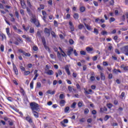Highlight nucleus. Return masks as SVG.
Wrapping results in <instances>:
<instances>
[{
	"instance_id": "nucleus-1",
	"label": "nucleus",
	"mask_w": 128,
	"mask_h": 128,
	"mask_svg": "<svg viewBox=\"0 0 128 128\" xmlns=\"http://www.w3.org/2000/svg\"><path fill=\"white\" fill-rule=\"evenodd\" d=\"M30 106L32 112L38 110L40 108V106H38V104L35 102H31L30 104Z\"/></svg>"
},
{
	"instance_id": "nucleus-2",
	"label": "nucleus",
	"mask_w": 128,
	"mask_h": 128,
	"mask_svg": "<svg viewBox=\"0 0 128 128\" xmlns=\"http://www.w3.org/2000/svg\"><path fill=\"white\" fill-rule=\"evenodd\" d=\"M30 22H32V24H34L36 26H40V22H38V20L36 19V18L34 15L32 16V18H31Z\"/></svg>"
},
{
	"instance_id": "nucleus-3",
	"label": "nucleus",
	"mask_w": 128,
	"mask_h": 128,
	"mask_svg": "<svg viewBox=\"0 0 128 128\" xmlns=\"http://www.w3.org/2000/svg\"><path fill=\"white\" fill-rule=\"evenodd\" d=\"M44 33L45 34L48 36H50V30L48 28H45L44 30Z\"/></svg>"
},
{
	"instance_id": "nucleus-4",
	"label": "nucleus",
	"mask_w": 128,
	"mask_h": 128,
	"mask_svg": "<svg viewBox=\"0 0 128 128\" xmlns=\"http://www.w3.org/2000/svg\"><path fill=\"white\" fill-rule=\"evenodd\" d=\"M122 49L124 50L126 56H128V46H124Z\"/></svg>"
},
{
	"instance_id": "nucleus-5",
	"label": "nucleus",
	"mask_w": 128,
	"mask_h": 128,
	"mask_svg": "<svg viewBox=\"0 0 128 128\" xmlns=\"http://www.w3.org/2000/svg\"><path fill=\"white\" fill-rule=\"evenodd\" d=\"M13 66V70L14 71V72L16 74H18V68H16V64H12Z\"/></svg>"
},
{
	"instance_id": "nucleus-6",
	"label": "nucleus",
	"mask_w": 128,
	"mask_h": 128,
	"mask_svg": "<svg viewBox=\"0 0 128 128\" xmlns=\"http://www.w3.org/2000/svg\"><path fill=\"white\" fill-rule=\"evenodd\" d=\"M69 25L70 26V30H71L72 32H74V24H72V22H69Z\"/></svg>"
},
{
	"instance_id": "nucleus-7",
	"label": "nucleus",
	"mask_w": 128,
	"mask_h": 128,
	"mask_svg": "<svg viewBox=\"0 0 128 128\" xmlns=\"http://www.w3.org/2000/svg\"><path fill=\"white\" fill-rule=\"evenodd\" d=\"M65 70L68 74V76L70 75V69L68 68V66L66 65L65 66Z\"/></svg>"
},
{
	"instance_id": "nucleus-8",
	"label": "nucleus",
	"mask_w": 128,
	"mask_h": 128,
	"mask_svg": "<svg viewBox=\"0 0 128 128\" xmlns=\"http://www.w3.org/2000/svg\"><path fill=\"white\" fill-rule=\"evenodd\" d=\"M24 102L25 104H28V96H24Z\"/></svg>"
},
{
	"instance_id": "nucleus-9",
	"label": "nucleus",
	"mask_w": 128,
	"mask_h": 128,
	"mask_svg": "<svg viewBox=\"0 0 128 128\" xmlns=\"http://www.w3.org/2000/svg\"><path fill=\"white\" fill-rule=\"evenodd\" d=\"M74 52V49L72 48L68 49V51L67 52L68 56H70L72 54V52Z\"/></svg>"
},
{
	"instance_id": "nucleus-10",
	"label": "nucleus",
	"mask_w": 128,
	"mask_h": 128,
	"mask_svg": "<svg viewBox=\"0 0 128 128\" xmlns=\"http://www.w3.org/2000/svg\"><path fill=\"white\" fill-rule=\"evenodd\" d=\"M62 70H58V72L56 73V78H58V75L62 76Z\"/></svg>"
},
{
	"instance_id": "nucleus-11",
	"label": "nucleus",
	"mask_w": 128,
	"mask_h": 128,
	"mask_svg": "<svg viewBox=\"0 0 128 128\" xmlns=\"http://www.w3.org/2000/svg\"><path fill=\"white\" fill-rule=\"evenodd\" d=\"M20 92L22 94V96H26V92H24V90L22 87H20Z\"/></svg>"
},
{
	"instance_id": "nucleus-12",
	"label": "nucleus",
	"mask_w": 128,
	"mask_h": 128,
	"mask_svg": "<svg viewBox=\"0 0 128 128\" xmlns=\"http://www.w3.org/2000/svg\"><path fill=\"white\" fill-rule=\"evenodd\" d=\"M32 113L33 114L34 116L36 118H38V113L36 111H32Z\"/></svg>"
},
{
	"instance_id": "nucleus-13",
	"label": "nucleus",
	"mask_w": 128,
	"mask_h": 128,
	"mask_svg": "<svg viewBox=\"0 0 128 128\" xmlns=\"http://www.w3.org/2000/svg\"><path fill=\"white\" fill-rule=\"evenodd\" d=\"M92 76L90 77V80L91 82H94L96 78H94V74H91Z\"/></svg>"
},
{
	"instance_id": "nucleus-14",
	"label": "nucleus",
	"mask_w": 128,
	"mask_h": 128,
	"mask_svg": "<svg viewBox=\"0 0 128 128\" xmlns=\"http://www.w3.org/2000/svg\"><path fill=\"white\" fill-rule=\"evenodd\" d=\"M68 90L70 92H76V89L70 86H68Z\"/></svg>"
},
{
	"instance_id": "nucleus-15",
	"label": "nucleus",
	"mask_w": 128,
	"mask_h": 128,
	"mask_svg": "<svg viewBox=\"0 0 128 128\" xmlns=\"http://www.w3.org/2000/svg\"><path fill=\"white\" fill-rule=\"evenodd\" d=\"M80 12H86V7L82 6L80 8Z\"/></svg>"
},
{
	"instance_id": "nucleus-16",
	"label": "nucleus",
	"mask_w": 128,
	"mask_h": 128,
	"mask_svg": "<svg viewBox=\"0 0 128 128\" xmlns=\"http://www.w3.org/2000/svg\"><path fill=\"white\" fill-rule=\"evenodd\" d=\"M55 93H56L55 90L52 91V90H48L46 92V94H54Z\"/></svg>"
},
{
	"instance_id": "nucleus-17",
	"label": "nucleus",
	"mask_w": 128,
	"mask_h": 128,
	"mask_svg": "<svg viewBox=\"0 0 128 128\" xmlns=\"http://www.w3.org/2000/svg\"><path fill=\"white\" fill-rule=\"evenodd\" d=\"M26 120L28 121V122H30V124L32 122V118L30 116H28L26 117Z\"/></svg>"
},
{
	"instance_id": "nucleus-18",
	"label": "nucleus",
	"mask_w": 128,
	"mask_h": 128,
	"mask_svg": "<svg viewBox=\"0 0 128 128\" xmlns=\"http://www.w3.org/2000/svg\"><path fill=\"white\" fill-rule=\"evenodd\" d=\"M84 26L86 28H87V30H92V26H90L86 24H84Z\"/></svg>"
},
{
	"instance_id": "nucleus-19",
	"label": "nucleus",
	"mask_w": 128,
	"mask_h": 128,
	"mask_svg": "<svg viewBox=\"0 0 128 128\" xmlns=\"http://www.w3.org/2000/svg\"><path fill=\"white\" fill-rule=\"evenodd\" d=\"M46 74H48V76H52V74H54V71H52V70H48L46 72Z\"/></svg>"
},
{
	"instance_id": "nucleus-20",
	"label": "nucleus",
	"mask_w": 128,
	"mask_h": 128,
	"mask_svg": "<svg viewBox=\"0 0 128 128\" xmlns=\"http://www.w3.org/2000/svg\"><path fill=\"white\" fill-rule=\"evenodd\" d=\"M27 6L30 8H32V3H30V0H27Z\"/></svg>"
},
{
	"instance_id": "nucleus-21",
	"label": "nucleus",
	"mask_w": 128,
	"mask_h": 128,
	"mask_svg": "<svg viewBox=\"0 0 128 128\" xmlns=\"http://www.w3.org/2000/svg\"><path fill=\"white\" fill-rule=\"evenodd\" d=\"M41 39L43 46L46 44V38H44V37H42Z\"/></svg>"
},
{
	"instance_id": "nucleus-22",
	"label": "nucleus",
	"mask_w": 128,
	"mask_h": 128,
	"mask_svg": "<svg viewBox=\"0 0 128 128\" xmlns=\"http://www.w3.org/2000/svg\"><path fill=\"white\" fill-rule=\"evenodd\" d=\"M78 18H79L78 14V13L74 14V20H78Z\"/></svg>"
},
{
	"instance_id": "nucleus-23",
	"label": "nucleus",
	"mask_w": 128,
	"mask_h": 128,
	"mask_svg": "<svg viewBox=\"0 0 128 128\" xmlns=\"http://www.w3.org/2000/svg\"><path fill=\"white\" fill-rule=\"evenodd\" d=\"M84 106V102L82 101L78 102V106L79 108H82Z\"/></svg>"
},
{
	"instance_id": "nucleus-24",
	"label": "nucleus",
	"mask_w": 128,
	"mask_h": 128,
	"mask_svg": "<svg viewBox=\"0 0 128 128\" xmlns=\"http://www.w3.org/2000/svg\"><path fill=\"white\" fill-rule=\"evenodd\" d=\"M100 76L101 80H106V76H104V73H101Z\"/></svg>"
},
{
	"instance_id": "nucleus-25",
	"label": "nucleus",
	"mask_w": 128,
	"mask_h": 128,
	"mask_svg": "<svg viewBox=\"0 0 128 128\" xmlns=\"http://www.w3.org/2000/svg\"><path fill=\"white\" fill-rule=\"evenodd\" d=\"M76 102H74L71 105L72 108H76Z\"/></svg>"
},
{
	"instance_id": "nucleus-26",
	"label": "nucleus",
	"mask_w": 128,
	"mask_h": 128,
	"mask_svg": "<svg viewBox=\"0 0 128 128\" xmlns=\"http://www.w3.org/2000/svg\"><path fill=\"white\" fill-rule=\"evenodd\" d=\"M86 50L88 52H92L94 50V49L90 47H87L86 48Z\"/></svg>"
},
{
	"instance_id": "nucleus-27",
	"label": "nucleus",
	"mask_w": 128,
	"mask_h": 128,
	"mask_svg": "<svg viewBox=\"0 0 128 128\" xmlns=\"http://www.w3.org/2000/svg\"><path fill=\"white\" fill-rule=\"evenodd\" d=\"M0 36L2 38V40H4L6 38V35L2 33L0 34Z\"/></svg>"
},
{
	"instance_id": "nucleus-28",
	"label": "nucleus",
	"mask_w": 128,
	"mask_h": 128,
	"mask_svg": "<svg viewBox=\"0 0 128 128\" xmlns=\"http://www.w3.org/2000/svg\"><path fill=\"white\" fill-rule=\"evenodd\" d=\"M88 112H90V110H88V108H85L84 110V114H88Z\"/></svg>"
},
{
	"instance_id": "nucleus-29",
	"label": "nucleus",
	"mask_w": 128,
	"mask_h": 128,
	"mask_svg": "<svg viewBox=\"0 0 128 128\" xmlns=\"http://www.w3.org/2000/svg\"><path fill=\"white\" fill-rule=\"evenodd\" d=\"M44 4H40V7L38 8V10H44Z\"/></svg>"
},
{
	"instance_id": "nucleus-30",
	"label": "nucleus",
	"mask_w": 128,
	"mask_h": 128,
	"mask_svg": "<svg viewBox=\"0 0 128 128\" xmlns=\"http://www.w3.org/2000/svg\"><path fill=\"white\" fill-rule=\"evenodd\" d=\"M94 34H98V30L96 28H94Z\"/></svg>"
},
{
	"instance_id": "nucleus-31",
	"label": "nucleus",
	"mask_w": 128,
	"mask_h": 128,
	"mask_svg": "<svg viewBox=\"0 0 128 128\" xmlns=\"http://www.w3.org/2000/svg\"><path fill=\"white\" fill-rule=\"evenodd\" d=\"M6 32L8 36H10V28H6Z\"/></svg>"
},
{
	"instance_id": "nucleus-32",
	"label": "nucleus",
	"mask_w": 128,
	"mask_h": 128,
	"mask_svg": "<svg viewBox=\"0 0 128 128\" xmlns=\"http://www.w3.org/2000/svg\"><path fill=\"white\" fill-rule=\"evenodd\" d=\"M30 74V71H24V76H28Z\"/></svg>"
},
{
	"instance_id": "nucleus-33",
	"label": "nucleus",
	"mask_w": 128,
	"mask_h": 128,
	"mask_svg": "<svg viewBox=\"0 0 128 128\" xmlns=\"http://www.w3.org/2000/svg\"><path fill=\"white\" fill-rule=\"evenodd\" d=\"M26 40H27V42H32V38H31L27 36V38H26Z\"/></svg>"
},
{
	"instance_id": "nucleus-34",
	"label": "nucleus",
	"mask_w": 128,
	"mask_h": 128,
	"mask_svg": "<svg viewBox=\"0 0 128 128\" xmlns=\"http://www.w3.org/2000/svg\"><path fill=\"white\" fill-rule=\"evenodd\" d=\"M30 88L31 90H32L34 88V81L31 82L30 83Z\"/></svg>"
},
{
	"instance_id": "nucleus-35",
	"label": "nucleus",
	"mask_w": 128,
	"mask_h": 128,
	"mask_svg": "<svg viewBox=\"0 0 128 128\" xmlns=\"http://www.w3.org/2000/svg\"><path fill=\"white\" fill-rule=\"evenodd\" d=\"M101 34H102V36H104L106 34H108V32L106 30H102L101 32Z\"/></svg>"
},
{
	"instance_id": "nucleus-36",
	"label": "nucleus",
	"mask_w": 128,
	"mask_h": 128,
	"mask_svg": "<svg viewBox=\"0 0 128 128\" xmlns=\"http://www.w3.org/2000/svg\"><path fill=\"white\" fill-rule=\"evenodd\" d=\"M30 34H34V29L33 28H31L30 29Z\"/></svg>"
},
{
	"instance_id": "nucleus-37",
	"label": "nucleus",
	"mask_w": 128,
	"mask_h": 128,
	"mask_svg": "<svg viewBox=\"0 0 128 128\" xmlns=\"http://www.w3.org/2000/svg\"><path fill=\"white\" fill-rule=\"evenodd\" d=\"M109 118H110V116H108V115H106L104 118V120L105 122H106V120H108Z\"/></svg>"
},
{
	"instance_id": "nucleus-38",
	"label": "nucleus",
	"mask_w": 128,
	"mask_h": 128,
	"mask_svg": "<svg viewBox=\"0 0 128 128\" xmlns=\"http://www.w3.org/2000/svg\"><path fill=\"white\" fill-rule=\"evenodd\" d=\"M92 60H94V62H96V60H98V55H96V56H93L92 58Z\"/></svg>"
},
{
	"instance_id": "nucleus-39",
	"label": "nucleus",
	"mask_w": 128,
	"mask_h": 128,
	"mask_svg": "<svg viewBox=\"0 0 128 128\" xmlns=\"http://www.w3.org/2000/svg\"><path fill=\"white\" fill-rule=\"evenodd\" d=\"M15 14L17 18H20V14H18V11L15 12Z\"/></svg>"
},
{
	"instance_id": "nucleus-40",
	"label": "nucleus",
	"mask_w": 128,
	"mask_h": 128,
	"mask_svg": "<svg viewBox=\"0 0 128 128\" xmlns=\"http://www.w3.org/2000/svg\"><path fill=\"white\" fill-rule=\"evenodd\" d=\"M97 68H98V70H104V68L100 66V64L97 65Z\"/></svg>"
},
{
	"instance_id": "nucleus-41",
	"label": "nucleus",
	"mask_w": 128,
	"mask_h": 128,
	"mask_svg": "<svg viewBox=\"0 0 128 128\" xmlns=\"http://www.w3.org/2000/svg\"><path fill=\"white\" fill-rule=\"evenodd\" d=\"M80 54H82V56H86V52L84 50L80 51Z\"/></svg>"
},
{
	"instance_id": "nucleus-42",
	"label": "nucleus",
	"mask_w": 128,
	"mask_h": 128,
	"mask_svg": "<svg viewBox=\"0 0 128 128\" xmlns=\"http://www.w3.org/2000/svg\"><path fill=\"white\" fill-rule=\"evenodd\" d=\"M44 48H46V50H48V52H50V48H48V46H46V44L45 45H44Z\"/></svg>"
},
{
	"instance_id": "nucleus-43",
	"label": "nucleus",
	"mask_w": 128,
	"mask_h": 128,
	"mask_svg": "<svg viewBox=\"0 0 128 128\" xmlns=\"http://www.w3.org/2000/svg\"><path fill=\"white\" fill-rule=\"evenodd\" d=\"M57 56H58V58H62V54H60V53L59 52H57Z\"/></svg>"
},
{
	"instance_id": "nucleus-44",
	"label": "nucleus",
	"mask_w": 128,
	"mask_h": 128,
	"mask_svg": "<svg viewBox=\"0 0 128 128\" xmlns=\"http://www.w3.org/2000/svg\"><path fill=\"white\" fill-rule=\"evenodd\" d=\"M66 102V101L64 100H62L60 101V104L61 106H62L64 104V103Z\"/></svg>"
},
{
	"instance_id": "nucleus-45",
	"label": "nucleus",
	"mask_w": 128,
	"mask_h": 128,
	"mask_svg": "<svg viewBox=\"0 0 128 128\" xmlns=\"http://www.w3.org/2000/svg\"><path fill=\"white\" fill-rule=\"evenodd\" d=\"M36 86L38 88H40L42 86V84H40V82H38L36 83Z\"/></svg>"
},
{
	"instance_id": "nucleus-46",
	"label": "nucleus",
	"mask_w": 128,
	"mask_h": 128,
	"mask_svg": "<svg viewBox=\"0 0 128 128\" xmlns=\"http://www.w3.org/2000/svg\"><path fill=\"white\" fill-rule=\"evenodd\" d=\"M7 100H8V102H12V100H14V99L12 97H8Z\"/></svg>"
},
{
	"instance_id": "nucleus-47",
	"label": "nucleus",
	"mask_w": 128,
	"mask_h": 128,
	"mask_svg": "<svg viewBox=\"0 0 128 128\" xmlns=\"http://www.w3.org/2000/svg\"><path fill=\"white\" fill-rule=\"evenodd\" d=\"M0 48L1 52H4V46L3 44H1V45H0Z\"/></svg>"
},
{
	"instance_id": "nucleus-48",
	"label": "nucleus",
	"mask_w": 128,
	"mask_h": 128,
	"mask_svg": "<svg viewBox=\"0 0 128 128\" xmlns=\"http://www.w3.org/2000/svg\"><path fill=\"white\" fill-rule=\"evenodd\" d=\"M107 106H108V108H112V104H107Z\"/></svg>"
},
{
	"instance_id": "nucleus-49",
	"label": "nucleus",
	"mask_w": 128,
	"mask_h": 128,
	"mask_svg": "<svg viewBox=\"0 0 128 128\" xmlns=\"http://www.w3.org/2000/svg\"><path fill=\"white\" fill-rule=\"evenodd\" d=\"M20 14L22 16H24V10L22 9L20 10Z\"/></svg>"
},
{
	"instance_id": "nucleus-50",
	"label": "nucleus",
	"mask_w": 128,
	"mask_h": 128,
	"mask_svg": "<svg viewBox=\"0 0 128 128\" xmlns=\"http://www.w3.org/2000/svg\"><path fill=\"white\" fill-rule=\"evenodd\" d=\"M51 34L52 36V38H56V33H54V32H51Z\"/></svg>"
},
{
	"instance_id": "nucleus-51",
	"label": "nucleus",
	"mask_w": 128,
	"mask_h": 128,
	"mask_svg": "<svg viewBox=\"0 0 128 128\" xmlns=\"http://www.w3.org/2000/svg\"><path fill=\"white\" fill-rule=\"evenodd\" d=\"M107 111H108V109L106 108H100V112H107Z\"/></svg>"
},
{
	"instance_id": "nucleus-52",
	"label": "nucleus",
	"mask_w": 128,
	"mask_h": 128,
	"mask_svg": "<svg viewBox=\"0 0 128 128\" xmlns=\"http://www.w3.org/2000/svg\"><path fill=\"white\" fill-rule=\"evenodd\" d=\"M24 56H30V54H28V53H26V52H24Z\"/></svg>"
},
{
	"instance_id": "nucleus-53",
	"label": "nucleus",
	"mask_w": 128,
	"mask_h": 128,
	"mask_svg": "<svg viewBox=\"0 0 128 128\" xmlns=\"http://www.w3.org/2000/svg\"><path fill=\"white\" fill-rule=\"evenodd\" d=\"M68 110H70V107H68V106L66 107L64 109V112H68Z\"/></svg>"
},
{
	"instance_id": "nucleus-54",
	"label": "nucleus",
	"mask_w": 128,
	"mask_h": 128,
	"mask_svg": "<svg viewBox=\"0 0 128 128\" xmlns=\"http://www.w3.org/2000/svg\"><path fill=\"white\" fill-rule=\"evenodd\" d=\"M69 42H70V44H74V40H72V39H70L69 40Z\"/></svg>"
},
{
	"instance_id": "nucleus-55",
	"label": "nucleus",
	"mask_w": 128,
	"mask_h": 128,
	"mask_svg": "<svg viewBox=\"0 0 128 128\" xmlns=\"http://www.w3.org/2000/svg\"><path fill=\"white\" fill-rule=\"evenodd\" d=\"M20 69L21 70H22L23 72H25V70H26V68H24V67L22 66H20Z\"/></svg>"
},
{
	"instance_id": "nucleus-56",
	"label": "nucleus",
	"mask_w": 128,
	"mask_h": 128,
	"mask_svg": "<svg viewBox=\"0 0 128 128\" xmlns=\"http://www.w3.org/2000/svg\"><path fill=\"white\" fill-rule=\"evenodd\" d=\"M33 50L34 52H36V50H38V46H34L33 47Z\"/></svg>"
},
{
	"instance_id": "nucleus-57",
	"label": "nucleus",
	"mask_w": 128,
	"mask_h": 128,
	"mask_svg": "<svg viewBox=\"0 0 128 128\" xmlns=\"http://www.w3.org/2000/svg\"><path fill=\"white\" fill-rule=\"evenodd\" d=\"M92 119L90 118H88L87 120V122H88V124H90L92 123Z\"/></svg>"
},
{
	"instance_id": "nucleus-58",
	"label": "nucleus",
	"mask_w": 128,
	"mask_h": 128,
	"mask_svg": "<svg viewBox=\"0 0 128 128\" xmlns=\"http://www.w3.org/2000/svg\"><path fill=\"white\" fill-rule=\"evenodd\" d=\"M62 122H64V124H68V119H64L63 121H62Z\"/></svg>"
},
{
	"instance_id": "nucleus-59",
	"label": "nucleus",
	"mask_w": 128,
	"mask_h": 128,
	"mask_svg": "<svg viewBox=\"0 0 128 128\" xmlns=\"http://www.w3.org/2000/svg\"><path fill=\"white\" fill-rule=\"evenodd\" d=\"M114 20H116V19L114 18H110V22H114Z\"/></svg>"
},
{
	"instance_id": "nucleus-60",
	"label": "nucleus",
	"mask_w": 128,
	"mask_h": 128,
	"mask_svg": "<svg viewBox=\"0 0 128 128\" xmlns=\"http://www.w3.org/2000/svg\"><path fill=\"white\" fill-rule=\"evenodd\" d=\"M78 28H79V30H82V28H84V25L80 24L78 26Z\"/></svg>"
},
{
	"instance_id": "nucleus-61",
	"label": "nucleus",
	"mask_w": 128,
	"mask_h": 128,
	"mask_svg": "<svg viewBox=\"0 0 128 128\" xmlns=\"http://www.w3.org/2000/svg\"><path fill=\"white\" fill-rule=\"evenodd\" d=\"M64 98V94H60V98L61 100H63V98Z\"/></svg>"
},
{
	"instance_id": "nucleus-62",
	"label": "nucleus",
	"mask_w": 128,
	"mask_h": 128,
	"mask_svg": "<svg viewBox=\"0 0 128 128\" xmlns=\"http://www.w3.org/2000/svg\"><path fill=\"white\" fill-rule=\"evenodd\" d=\"M80 122H86V120L84 118H82L80 120Z\"/></svg>"
},
{
	"instance_id": "nucleus-63",
	"label": "nucleus",
	"mask_w": 128,
	"mask_h": 128,
	"mask_svg": "<svg viewBox=\"0 0 128 128\" xmlns=\"http://www.w3.org/2000/svg\"><path fill=\"white\" fill-rule=\"evenodd\" d=\"M38 76V74H35V76L33 78V80H36Z\"/></svg>"
},
{
	"instance_id": "nucleus-64",
	"label": "nucleus",
	"mask_w": 128,
	"mask_h": 128,
	"mask_svg": "<svg viewBox=\"0 0 128 128\" xmlns=\"http://www.w3.org/2000/svg\"><path fill=\"white\" fill-rule=\"evenodd\" d=\"M17 40H18V42H24L22 40V38H18L17 39Z\"/></svg>"
}]
</instances>
